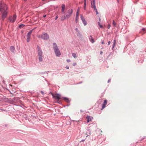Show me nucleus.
<instances>
[{
	"mask_svg": "<svg viewBox=\"0 0 146 146\" xmlns=\"http://www.w3.org/2000/svg\"><path fill=\"white\" fill-rule=\"evenodd\" d=\"M1 3L0 2V11L2 14V17L3 20L7 17V6L5 4H3L2 6H1Z\"/></svg>",
	"mask_w": 146,
	"mask_h": 146,
	"instance_id": "1",
	"label": "nucleus"
},
{
	"mask_svg": "<svg viewBox=\"0 0 146 146\" xmlns=\"http://www.w3.org/2000/svg\"><path fill=\"white\" fill-rule=\"evenodd\" d=\"M53 45L54 49L56 56H59L61 55V54L58 48L57 44L55 43H54Z\"/></svg>",
	"mask_w": 146,
	"mask_h": 146,
	"instance_id": "2",
	"label": "nucleus"
},
{
	"mask_svg": "<svg viewBox=\"0 0 146 146\" xmlns=\"http://www.w3.org/2000/svg\"><path fill=\"white\" fill-rule=\"evenodd\" d=\"M38 37L41 38L44 40H48L49 38L48 35L45 33H44L42 34L41 35H39Z\"/></svg>",
	"mask_w": 146,
	"mask_h": 146,
	"instance_id": "3",
	"label": "nucleus"
},
{
	"mask_svg": "<svg viewBox=\"0 0 146 146\" xmlns=\"http://www.w3.org/2000/svg\"><path fill=\"white\" fill-rule=\"evenodd\" d=\"M73 13V10L72 9H69L66 12V17L67 18H68L70 17Z\"/></svg>",
	"mask_w": 146,
	"mask_h": 146,
	"instance_id": "4",
	"label": "nucleus"
},
{
	"mask_svg": "<svg viewBox=\"0 0 146 146\" xmlns=\"http://www.w3.org/2000/svg\"><path fill=\"white\" fill-rule=\"evenodd\" d=\"M33 30H30L29 32L27 33V42H29L30 40L31 36Z\"/></svg>",
	"mask_w": 146,
	"mask_h": 146,
	"instance_id": "5",
	"label": "nucleus"
},
{
	"mask_svg": "<svg viewBox=\"0 0 146 146\" xmlns=\"http://www.w3.org/2000/svg\"><path fill=\"white\" fill-rule=\"evenodd\" d=\"M52 95L54 98L55 99H57L58 101L60 99L61 96L59 94H52Z\"/></svg>",
	"mask_w": 146,
	"mask_h": 146,
	"instance_id": "6",
	"label": "nucleus"
},
{
	"mask_svg": "<svg viewBox=\"0 0 146 146\" xmlns=\"http://www.w3.org/2000/svg\"><path fill=\"white\" fill-rule=\"evenodd\" d=\"M16 15H13L12 17H10L9 18V20L10 22L13 23L15 21L16 19Z\"/></svg>",
	"mask_w": 146,
	"mask_h": 146,
	"instance_id": "7",
	"label": "nucleus"
},
{
	"mask_svg": "<svg viewBox=\"0 0 146 146\" xmlns=\"http://www.w3.org/2000/svg\"><path fill=\"white\" fill-rule=\"evenodd\" d=\"M91 5L92 7L94 9V10L96 12V14H98V13L95 6V1H94V0H93V2L91 3Z\"/></svg>",
	"mask_w": 146,
	"mask_h": 146,
	"instance_id": "8",
	"label": "nucleus"
},
{
	"mask_svg": "<svg viewBox=\"0 0 146 146\" xmlns=\"http://www.w3.org/2000/svg\"><path fill=\"white\" fill-rule=\"evenodd\" d=\"M37 49L38 56H42V52L41 48L38 46H37Z\"/></svg>",
	"mask_w": 146,
	"mask_h": 146,
	"instance_id": "9",
	"label": "nucleus"
},
{
	"mask_svg": "<svg viewBox=\"0 0 146 146\" xmlns=\"http://www.w3.org/2000/svg\"><path fill=\"white\" fill-rule=\"evenodd\" d=\"M107 104V101L106 100H104V102L102 104V108L101 109V110H102L104 109L105 107H106V106Z\"/></svg>",
	"mask_w": 146,
	"mask_h": 146,
	"instance_id": "10",
	"label": "nucleus"
},
{
	"mask_svg": "<svg viewBox=\"0 0 146 146\" xmlns=\"http://www.w3.org/2000/svg\"><path fill=\"white\" fill-rule=\"evenodd\" d=\"M93 118L92 117H90V116H87L86 117V118L87 119V122L88 123Z\"/></svg>",
	"mask_w": 146,
	"mask_h": 146,
	"instance_id": "11",
	"label": "nucleus"
},
{
	"mask_svg": "<svg viewBox=\"0 0 146 146\" xmlns=\"http://www.w3.org/2000/svg\"><path fill=\"white\" fill-rule=\"evenodd\" d=\"M62 11L63 13H64V11L65 9V5L64 4H63L62 5Z\"/></svg>",
	"mask_w": 146,
	"mask_h": 146,
	"instance_id": "12",
	"label": "nucleus"
},
{
	"mask_svg": "<svg viewBox=\"0 0 146 146\" xmlns=\"http://www.w3.org/2000/svg\"><path fill=\"white\" fill-rule=\"evenodd\" d=\"M89 39L92 43H93L94 41V39L93 38L92 36H90L89 37Z\"/></svg>",
	"mask_w": 146,
	"mask_h": 146,
	"instance_id": "13",
	"label": "nucleus"
},
{
	"mask_svg": "<svg viewBox=\"0 0 146 146\" xmlns=\"http://www.w3.org/2000/svg\"><path fill=\"white\" fill-rule=\"evenodd\" d=\"M63 99L65 102L67 103H69L70 102V100L68 98L64 97L63 98Z\"/></svg>",
	"mask_w": 146,
	"mask_h": 146,
	"instance_id": "14",
	"label": "nucleus"
},
{
	"mask_svg": "<svg viewBox=\"0 0 146 146\" xmlns=\"http://www.w3.org/2000/svg\"><path fill=\"white\" fill-rule=\"evenodd\" d=\"M15 49L13 46H11L10 47V50L12 52H14Z\"/></svg>",
	"mask_w": 146,
	"mask_h": 146,
	"instance_id": "15",
	"label": "nucleus"
},
{
	"mask_svg": "<svg viewBox=\"0 0 146 146\" xmlns=\"http://www.w3.org/2000/svg\"><path fill=\"white\" fill-rule=\"evenodd\" d=\"M145 31L144 29H142V31L140 32V33L141 34V35H143V34H144L145 33Z\"/></svg>",
	"mask_w": 146,
	"mask_h": 146,
	"instance_id": "16",
	"label": "nucleus"
},
{
	"mask_svg": "<svg viewBox=\"0 0 146 146\" xmlns=\"http://www.w3.org/2000/svg\"><path fill=\"white\" fill-rule=\"evenodd\" d=\"M66 18H67L66 16H62L60 18V20L62 21L65 19Z\"/></svg>",
	"mask_w": 146,
	"mask_h": 146,
	"instance_id": "17",
	"label": "nucleus"
},
{
	"mask_svg": "<svg viewBox=\"0 0 146 146\" xmlns=\"http://www.w3.org/2000/svg\"><path fill=\"white\" fill-rule=\"evenodd\" d=\"M38 59L40 62L42 61V56H38Z\"/></svg>",
	"mask_w": 146,
	"mask_h": 146,
	"instance_id": "18",
	"label": "nucleus"
},
{
	"mask_svg": "<svg viewBox=\"0 0 146 146\" xmlns=\"http://www.w3.org/2000/svg\"><path fill=\"white\" fill-rule=\"evenodd\" d=\"M72 56L75 58H77V56L76 54L75 53H72Z\"/></svg>",
	"mask_w": 146,
	"mask_h": 146,
	"instance_id": "19",
	"label": "nucleus"
},
{
	"mask_svg": "<svg viewBox=\"0 0 146 146\" xmlns=\"http://www.w3.org/2000/svg\"><path fill=\"white\" fill-rule=\"evenodd\" d=\"M78 16H77V15H76V23H77L78 21V19H79Z\"/></svg>",
	"mask_w": 146,
	"mask_h": 146,
	"instance_id": "20",
	"label": "nucleus"
},
{
	"mask_svg": "<svg viewBox=\"0 0 146 146\" xmlns=\"http://www.w3.org/2000/svg\"><path fill=\"white\" fill-rule=\"evenodd\" d=\"M80 16H81V18L82 19V21H85V19L84 18L82 15H81Z\"/></svg>",
	"mask_w": 146,
	"mask_h": 146,
	"instance_id": "21",
	"label": "nucleus"
},
{
	"mask_svg": "<svg viewBox=\"0 0 146 146\" xmlns=\"http://www.w3.org/2000/svg\"><path fill=\"white\" fill-rule=\"evenodd\" d=\"M79 9L78 8V9L77 10L76 15H77V16H79Z\"/></svg>",
	"mask_w": 146,
	"mask_h": 146,
	"instance_id": "22",
	"label": "nucleus"
},
{
	"mask_svg": "<svg viewBox=\"0 0 146 146\" xmlns=\"http://www.w3.org/2000/svg\"><path fill=\"white\" fill-rule=\"evenodd\" d=\"M98 25L100 26V27L101 28H102L103 27V26L101 25L100 23V22H98Z\"/></svg>",
	"mask_w": 146,
	"mask_h": 146,
	"instance_id": "23",
	"label": "nucleus"
},
{
	"mask_svg": "<svg viewBox=\"0 0 146 146\" xmlns=\"http://www.w3.org/2000/svg\"><path fill=\"white\" fill-rule=\"evenodd\" d=\"M113 25L114 27H115L116 25V23L115 22L114 20L113 21Z\"/></svg>",
	"mask_w": 146,
	"mask_h": 146,
	"instance_id": "24",
	"label": "nucleus"
},
{
	"mask_svg": "<svg viewBox=\"0 0 146 146\" xmlns=\"http://www.w3.org/2000/svg\"><path fill=\"white\" fill-rule=\"evenodd\" d=\"M82 22L85 26L86 25L87 23H86V21H85V20L83 21Z\"/></svg>",
	"mask_w": 146,
	"mask_h": 146,
	"instance_id": "25",
	"label": "nucleus"
},
{
	"mask_svg": "<svg viewBox=\"0 0 146 146\" xmlns=\"http://www.w3.org/2000/svg\"><path fill=\"white\" fill-rule=\"evenodd\" d=\"M115 43H116V41H115V40H114V43H113V48H114L115 45Z\"/></svg>",
	"mask_w": 146,
	"mask_h": 146,
	"instance_id": "26",
	"label": "nucleus"
},
{
	"mask_svg": "<svg viewBox=\"0 0 146 146\" xmlns=\"http://www.w3.org/2000/svg\"><path fill=\"white\" fill-rule=\"evenodd\" d=\"M76 62H74V63L73 64H72V65L73 66H75L76 65Z\"/></svg>",
	"mask_w": 146,
	"mask_h": 146,
	"instance_id": "27",
	"label": "nucleus"
},
{
	"mask_svg": "<svg viewBox=\"0 0 146 146\" xmlns=\"http://www.w3.org/2000/svg\"><path fill=\"white\" fill-rule=\"evenodd\" d=\"M111 27V25H108V29H109Z\"/></svg>",
	"mask_w": 146,
	"mask_h": 146,
	"instance_id": "28",
	"label": "nucleus"
},
{
	"mask_svg": "<svg viewBox=\"0 0 146 146\" xmlns=\"http://www.w3.org/2000/svg\"><path fill=\"white\" fill-rule=\"evenodd\" d=\"M67 61L68 62H70V59H68L67 60Z\"/></svg>",
	"mask_w": 146,
	"mask_h": 146,
	"instance_id": "29",
	"label": "nucleus"
},
{
	"mask_svg": "<svg viewBox=\"0 0 146 146\" xmlns=\"http://www.w3.org/2000/svg\"><path fill=\"white\" fill-rule=\"evenodd\" d=\"M86 3H84V7L85 9H86Z\"/></svg>",
	"mask_w": 146,
	"mask_h": 146,
	"instance_id": "30",
	"label": "nucleus"
},
{
	"mask_svg": "<svg viewBox=\"0 0 146 146\" xmlns=\"http://www.w3.org/2000/svg\"><path fill=\"white\" fill-rule=\"evenodd\" d=\"M58 18V16H56L55 18V19L56 20Z\"/></svg>",
	"mask_w": 146,
	"mask_h": 146,
	"instance_id": "31",
	"label": "nucleus"
},
{
	"mask_svg": "<svg viewBox=\"0 0 146 146\" xmlns=\"http://www.w3.org/2000/svg\"><path fill=\"white\" fill-rule=\"evenodd\" d=\"M76 31L77 32H78V29L77 28L76 29Z\"/></svg>",
	"mask_w": 146,
	"mask_h": 146,
	"instance_id": "32",
	"label": "nucleus"
},
{
	"mask_svg": "<svg viewBox=\"0 0 146 146\" xmlns=\"http://www.w3.org/2000/svg\"><path fill=\"white\" fill-rule=\"evenodd\" d=\"M110 41L108 42V45H110Z\"/></svg>",
	"mask_w": 146,
	"mask_h": 146,
	"instance_id": "33",
	"label": "nucleus"
},
{
	"mask_svg": "<svg viewBox=\"0 0 146 146\" xmlns=\"http://www.w3.org/2000/svg\"><path fill=\"white\" fill-rule=\"evenodd\" d=\"M104 43V41H102V44H103Z\"/></svg>",
	"mask_w": 146,
	"mask_h": 146,
	"instance_id": "34",
	"label": "nucleus"
},
{
	"mask_svg": "<svg viewBox=\"0 0 146 146\" xmlns=\"http://www.w3.org/2000/svg\"><path fill=\"white\" fill-rule=\"evenodd\" d=\"M23 25H20V26H19V27H21L22 26H23Z\"/></svg>",
	"mask_w": 146,
	"mask_h": 146,
	"instance_id": "35",
	"label": "nucleus"
},
{
	"mask_svg": "<svg viewBox=\"0 0 146 146\" xmlns=\"http://www.w3.org/2000/svg\"><path fill=\"white\" fill-rule=\"evenodd\" d=\"M102 53H103V52L102 51H101V52H100V54H102Z\"/></svg>",
	"mask_w": 146,
	"mask_h": 146,
	"instance_id": "36",
	"label": "nucleus"
},
{
	"mask_svg": "<svg viewBox=\"0 0 146 146\" xmlns=\"http://www.w3.org/2000/svg\"><path fill=\"white\" fill-rule=\"evenodd\" d=\"M40 92H41V93L42 94H43V91H41Z\"/></svg>",
	"mask_w": 146,
	"mask_h": 146,
	"instance_id": "37",
	"label": "nucleus"
},
{
	"mask_svg": "<svg viewBox=\"0 0 146 146\" xmlns=\"http://www.w3.org/2000/svg\"><path fill=\"white\" fill-rule=\"evenodd\" d=\"M69 68V67L68 66L66 67V69H68Z\"/></svg>",
	"mask_w": 146,
	"mask_h": 146,
	"instance_id": "38",
	"label": "nucleus"
},
{
	"mask_svg": "<svg viewBox=\"0 0 146 146\" xmlns=\"http://www.w3.org/2000/svg\"><path fill=\"white\" fill-rule=\"evenodd\" d=\"M84 3H86V0H84Z\"/></svg>",
	"mask_w": 146,
	"mask_h": 146,
	"instance_id": "39",
	"label": "nucleus"
},
{
	"mask_svg": "<svg viewBox=\"0 0 146 146\" xmlns=\"http://www.w3.org/2000/svg\"><path fill=\"white\" fill-rule=\"evenodd\" d=\"M46 17V15H45L44 16V17Z\"/></svg>",
	"mask_w": 146,
	"mask_h": 146,
	"instance_id": "40",
	"label": "nucleus"
},
{
	"mask_svg": "<svg viewBox=\"0 0 146 146\" xmlns=\"http://www.w3.org/2000/svg\"><path fill=\"white\" fill-rule=\"evenodd\" d=\"M84 141V140H83L82 141Z\"/></svg>",
	"mask_w": 146,
	"mask_h": 146,
	"instance_id": "41",
	"label": "nucleus"
},
{
	"mask_svg": "<svg viewBox=\"0 0 146 146\" xmlns=\"http://www.w3.org/2000/svg\"><path fill=\"white\" fill-rule=\"evenodd\" d=\"M110 81V80H108V82H109Z\"/></svg>",
	"mask_w": 146,
	"mask_h": 146,
	"instance_id": "42",
	"label": "nucleus"
},
{
	"mask_svg": "<svg viewBox=\"0 0 146 146\" xmlns=\"http://www.w3.org/2000/svg\"><path fill=\"white\" fill-rule=\"evenodd\" d=\"M94 1H95V0H94Z\"/></svg>",
	"mask_w": 146,
	"mask_h": 146,
	"instance_id": "43",
	"label": "nucleus"
}]
</instances>
